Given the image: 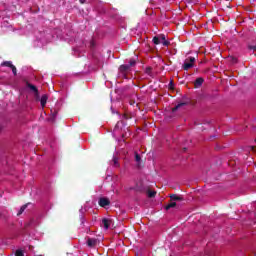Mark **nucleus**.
Segmentation results:
<instances>
[{"mask_svg":"<svg viewBox=\"0 0 256 256\" xmlns=\"http://www.w3.org/2000/svg\"><path fill=\"white\" fill-rule=\"evenodd\" d=\"M170 198L172 199V201H181V197H179L177 195H172V196H170Z\"/></svg>","mask_w":256,"mask_h":256,"instance_id":"2eb2a0df","label":"nucleus"},{"mask_svg":"<svg viewBox=\"0 0 256 256\" xmlns=\"http://www.w3.org/2000/svg\"><path fill=\"white\" fill-rule=\"evenodd\" d=\"M135 63H136L135 60H134V59H131V60L129 61V64H128V65H129L130 67H134Z\"/></svg>","mask_w":256,"mask_h":256,"instance_id":"6ab92c4d","label":"nucleus"},{"mask_svg":"<svg viewBox=\"0 0 256 256\" xmlns=\"http://www.w3.org/2000/svg\"><path fill=\"white\" fill-rule=\"evenodd\" d=\"M1 65L2 67H10L11 69L13 66V63L11 61H6V62H3Z\"/></svg>","mask_w":256,"mask_h":256,"instance_id":"9d476101","label":"nucleus"},{"mask_svg":"<svg viewBox=\"0 0 256 256\" xmlns=\"http://www.w3.org/2000/svg\"><path fill=\"white\" fill-rule=\"evenodd\" d=\"M203 85V78H197L195 81V87H201Z\"/></svg>","mask_w":256,"mask_h":256,"instance_id":"6e6552de","label":"nucleus"},{"mask_svg":"<svg viewBox=\"0 0 256 256\" xmlns=\"http://www.w3.org/2000/svg\"><path fill=\"white\" fill-rule=\"evenodd\" d=\"M91 45H93V42H91Z\"/></svg>","mask_w":256,"mask_h":256,"instance_id":"bb28decb","label":"nucleus"},{"mask_svg":"<svg viewBox=\"0 0 256 256\" xmlns=\"http://www.w3.org/2000/svg\"><path fill=\"white\" fill-rule=\"evenodd\" d=\"M97 239L95 238H89L87 241L88 247H95L97 245Z\"/></svg>","mask_w":256,"mask_h":256,"instance_id":"423d86ee","label":"nucleus"},{"mask_svg":"<svg viewBox=\"0 0 256 256\" xmlns=\"http://www.w3.org/2000/svg\"><path fill=\"white\" fill-rule=\"evenodd\" d=\"M101 227H103L105 229V231H107V229H109L111 227V219L103 218L102 223H101Z\"/></svg>","mask_w":256,"mask_h":256,"instance_id":"7ed1b4c3","label":"nucleus"},{"mask_svg":"<svg viewBox=\"0 0 256 256\" xmlns=\"http://www.w3.org/2000/svg\"><path fill=\"white\" fill-rule=\"evenodd\" d=\"M252 151H256V147H252Z\"/></svg>","mask_w":256,"mask_h":256,"instance_id":"b1692460","label":"nucleus"},{"mask_svg":"<svg viewBox=\"0 0 256 256\" xmlns=\"http://www.w3.org/2000/svg\"><path fill=\"white\" fill-rule=\"evenodd\" d=\"M10 69H12L13 75H17V68L14 65Z\"/></svg>","mask_w":256,"mask_h":256,"instance_id":"a211bd4d","label":"nucleus"},{"mask_svg":"<svg viewBox=\"0 0 256 256\" xmlns=\"http://www.w3.org/2000/svg\"><path fill=\"white\" fill-rule=\"evenodd\" d=\"M154 45H164V47H167L169 45V41L165 38V35H158L153 38Z\"/></svg>","mask_w":256,"mask_h":256,"instance_id":"f257e3e1","label":"nucleus"},{"mask_svg":"<svg viewBox=\"0 0 256 256\" xmlns=\"http://www.w3.org/2000/svg\"><path fill=\"white\" fill-rule=\"evenodd\" d=\"M47 99H49L47 97V94H44V95L41 96L40 103H41V107L42 108L45 107V105H47Z\"/></svg>","mask_w":256,"mask_h":256,"instance_id":"0eeeda50","label":"nucleus"},{"mask_svg":"<svg viewBox=\"0 0 256 256\" xmlns=\"http://www.w3.org/2000/svg\"><path fill=\"white\" fill-rule=\"evenodd\" d=\"M100 207H107L109 205V199L107 198H100L98 201Z\"/></svg>","mask_w":256,"mask_h":256,"instance_id":"39448f33","label":"nucleus"},{"mask_svg":"<svg viewBox=\"0 0 256 256\" xmlns=\"http://www.w3.org/2000/svg\"><path fill=\"white\" fill-rule=\"evenodd\" d=\"M147 195H148V197L153 198V197H155V195H157V192H156V191H151V190H149V191L147 192Z\"/></svg>","mask_w":256,"mask_h":256,"instance_id":"ddd939ff","label":"nucleus"},{"mask_svg":"<svg viewBox=\"0 0 256 256\" xmlns=\"http://www.w3.org/2000/svg\"><path fill=\"white\" fill-rule=\"evenodd\" d=\"M29 88L36 94V99H39V92H37V87H35L34 85H29Z\"/></svg>","mask_w":256,"mask_h":256,"instance_id":"1a4fd4ad","label":"nucleus"},{"mask_svg":"<svg viewBox=\"0 0 256 256\" xmlns=\"http://www.w3.org/2000/svg\"><path fill=\"white\" fill-rule=\"evenodd\" d=\"M135 161L136 163H141V156L138 153L135 154Z\"/></svg>","mask_w":256,"mask_h":256,"instance_id":"dca6fc26","label":"nucleus"},{"mask_svg":"<svg viewBox=\"0 0 256 256\" xmlns=\"http://www.w3.org/2000/svg\"><path fill=\"white\" fill-rule=\"evenodd\" d=\"M183 105H185V103H180L178 104L176 107L173 108V113H175L177 111V109H181V107H183Z\"/></svg>","mask_w":256,"mask_h":256,"instance_id":"4468645a","label":"nucleus"},{"mask_svg":"<svg viewBox=\"0 0 256 256\" xmlns=\"http://www.w3.org/2000/svg\"><path fill=\"white\" fill-rule=\"evenodd\" d=\"M85 1H86V0H80V3H82V4H83V3H85Z\"/></svg>","mask_w":256,"mask_h":256,"instance_id":"5701e85b","label":"nucleus"},{"mask_svg":"<svg viewBox=\"0 0 256 256\" xmlns=\"http://www.w3.org/2000/svg\"><path fill=\"white\" fill-rule=\"evenodd\" d=\"M129 69H131V67L128 64H124L120 66L119 71L120 73H122V75H125V73L129 71Z\"/></svg>","mask_w":256,"mask_h":256,"instance_id":"20e7f679","label":"nucleus"},{"mask_svg":"<svg viewBox=\"0 0 256 256\" xmlns=\"http://www.w3.org/2000/svg\"><path fill=\"white\" fill-rule=\"evenodd\" d=\"M250 49H256V46H250Z\"/></svg>","mask_w":256,"mask_h":256,"instance_id":"4be33fe9","label":"nucleus"},{"mask_svg":"<svg viewBox=\"0 0 256 256\" xmlns=\"http://www.w3.org/2000/svg\"><path fill=\"white\" fill-rule=\"evenodd\" d=\"M16 256H24V252L23 250H16V253H15Z\"/></svg>","mask_w":256,"mask_h":256,"instance_id":"f3484780","label":"nucleus"},{"mask_svg":"<svg viewBox=\"0 0 256 256\" xmlns=\"http://www.w3.org/2000/svg\"><path fill=\"white\" fill-rule=\"evenodd\" d=\"M82 223H85V220L82 219Z\"/></svg>","mask_w":256,"mask_h":256,"instance_id":"a878e982","label":"nucleus"},{"mask_svg":"<svg viewBox=\"0 0 256 256\" xmlns=\"http://www.w3.org/2000/svg\"><path fill=\"white\" fill-rule=\"evenodd\" d=\"M80 213H85V210H83V208H81Z\"/></svg>","mask_w":256,"mask_h":256,"instance_id":"412c9836","label":"nucleus"},{"mask_svg":"<svg viewBox=\"0 0 256 256\" xmlns=\"http://www.w3.org/2000/svg\"><path fill=\"white\" fill-rule=\"evenodd\" d=\"M113 163H114V165L117 167V165H119V163H118V160H117V157H113Z\"/></svg>","mask_w":256,"mask_h":256,"instance_id":"aec40b11","label":"nucleus"},{"mask_svg":"<svg viewBox=\"0 0 256 256\" xmlns=\"http://www.w3.org/2000/svg\"><path fill=\"white\" fill-rule=\"evenodd\" d=\"M173 207H177V203L172 202L166 206V211H169V209H173Z\"/></svg>","mask_w":256,"mask_h":256,"instance_id":"9b49d317","label":"nucleus"},{"mask_svg":"<svg viewBox=\"0 0 256 256\" xmlns=\"http://www.w3.org/2000/svg\"><path fill=\"white\" fill-rule=\"evenodd\" d=\"M234 63H237V59H234Z\"/></svg>","mask_w":256,"mask_h":256,"instance_id":"393cba45","label":"nucleus"},{"mask_svg":"<svg viewBox=\"0 0 256 256\" xmlns=\"http://www.w3.org/2000/svg\"><path fill=\"white\" fill-rule=\"evenodd\" d=\"M28 205H29V204L23 205V206L20 208V210H19V212H18V215H22L23 212L27 209V206H28Z\"/></svg>","mask_w":256,"mask_h":256,"instance_id":"f8f14e48","label":"nucleus"},{"mask_svg":"<svg viewBox=\"0 0 256 256\" xmlns=\"http://www.w3.org/2000/svg\"><path fill=\"white\" fill-rule=\"evenodd\" d=\"M193 63H195V57H188L182 66L184 71H189L193 67Z\"/></svg>","mask_w":256,"mask_h":256,"instance_id":"f03ea898","label":"nucleus"}]
</instances>
